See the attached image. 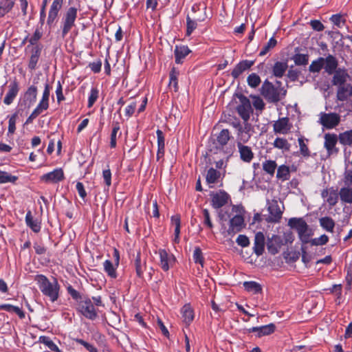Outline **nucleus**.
Instances as JSON below:
<instances>
[{
	"mask_svg": "<svg viewBox=\"0 0 352 352\" xmlns=\"http://www.w3.org/2000/svg\"><path fill=\"white\" fill-rule=\"evenodd\" d=\"M183 322L189 325L194 320V311L189 304H186L181 309Z\"/></svg>",
	"mask_w": 352,
	"mask_h": 352,
	"instance_id": "7c9ffc66",
	"label": "nucleus"
},
{
	"mask_svg": "<svg viewBox=\"0 0 352 352\" xmlns=\"http://www.w3.org/2000/svg\"><path fill=\"white\" fill-rule=\"evenodd\" d=\"M207 7L204 3H198L192 5L191 8V15L194 20L200 23L206 21L208 18L206 13Z\"/></svg>",
	"mask_w": 352,
	"mask_h": 352,
	"instance_id": "4468645a",
	"label": "nucleus"
},
{
	"mask_svg": "<svg viewBox=\"0 0 352 352\" xmlns=\"http://www.w3.org/2000/svg\"><path fill=\"white\" fill-rule=\"evenodd\" d=\"M64 0H53L48 12L47 25L51 28L57 21Z\"/></svg>",
	"mask_w": 352,
	"mask_h": 352,
	"instance_id": "9d476101",
	"label": "nucleus"
},
{
	"mask_svg": "<svg viewBox=\"0 0 352 352\" xmlns=\"http://www.w3.org/2000/svg\"><path fill=\"white\" fill-rule=\"evenodd\" d=\"M241 160L246 163H250L254 158V153L252 148L246 145L237 146Z\"/></svg>",
	"mask_w": 352,
	"mask_h": 352,
	"instance_id": "cd10ccee",
	"label": "nucleus"
},
{
	"mask_svg": "<svg viewBox=\"0 0 352 352\" xmlns=\"http://www.w3.org/2000/svg\"><path fill=\"white\" fill-rule=\"evenodd\" d=\"M276 330V326L273 323L263 325L260 327H253L248 329L249 333H256L258 338L265 336H269L273 333Z\"/></svg>",
	"mask_w": 352,
	"mask_h": 352,
	"instance_id": "f3484780",
	"label": "nucleus"
},
{
	"mask_svg": "<svg viewBox=\"0 0 352 352\" xmlns=\"http://www.w3.org/2000/svg\"><path fill=\"white\" fill-rule=\"evenodd\" d=\"M120 126L118 122H116L113 124V129L111 133V141H110V146L111 148H116L117 145L116 139L118 132L120 131Z\"/></svg>",
	"mask_w": 352,
	"mask_h": 352,
	"instance_id": "13d9d810",
	"label": "nucleus"
},
{
	"mask_svg": "<svg viewBox=\"0 0 352 352\" xmlns=\"http://www.w3.org/2000/svg\"><path fill=\"white\" fill-rule=\"evenodd\" d=\"M198 23H200V22L198 21L194 20L192 16H190L189 14H187L186 36H190L192 34V33L197 28Z\"/></svg>",
	"mask_w": 352,
	"mask_h": 352,
	"instance_id": "c03bdc74",
	"label": "nucleus"
},
{
	"mask_svg": "<svg viewBox=\"0 0 352 352\" xmlns=\"http://www.w3.org/2000/svg\"><path fill=\"white\" fill-rule=\"evenodd\" d=\"M340 122V116L337 113H321L320 123L327 129L336 128Z\"/></svg>",
	"mask_w": 352,
	"mask_h": 352,
	"instance_id": "6e6552de",
	"label": "nucleus"
},
{
	"mask_svg": "<svg viewBox=\"0 0 352 352\" xmlns=\"http://www.w3.org/2000/svg\"><path fill=\"white\" fill-rule=\"evenodd\" d=\"M104 271L111 278H116L118 276L116 269L118 266H116L110 260H105L103 263Z\"/></svg>",
	"mask_w": 352,
	"mask_h": 352,
	"instance_id": "e433bc0d",
	"label": "nucleus"
},
{
	"mask_svg": "<svg viewBox=\"0 0 352 352\" xmlns=\"http://www.w3.org/2000/svg\"><path fill=\"white\" fill-rule=\"evenodd\" d=\"M280 239L278 236L273 235L272 239L267 242V248L271 254H276L278 252L280 245L279 244Z\"/></svg>",
	"mask_w": 352,
	"mask_h": 352,
	"instance_id": "473e14b6",
	"label": "nucleus"
},
{
	"mask_svg": "<svg viewBox=\"0 0 352 352\" xmlns=\"http://www.w3.org/2000/svg\"><path fill=\"white\" fill-rule=\"evenodd\" d=\"M273 146L274 148L287 151L289 150L291 145L287 139L283 138H276L273 142Z\"/></svg>",
	"mask_w": 352,
	"mask_h": 352,
	"instance_id": "3c124183",
	"label": "nucleus"
},
{
	"mask_svg": "<svg viewBox=\"0 0 352 352\" xmlns=\"http://www.w3.org/2000/svg\"><path fill=\"white\" fill-rule=\"evenodd\" d=\"M158 254L160 256V266L163 271H168L175 264V256L165 249H159Z\"/></svg>",
	"mask_w": 352,
	"mask_h": 352,
	"instance_id": "1a4fd4ad",
	"label": "nucleus"
},
{
	"mask_svg": "<svg viewBox=\"0 0 352 352\" xmlns=\"http://www.w3.org/2000/svg\"><path fill=\"white\" fill-rule=\"evenodd\" d=\"M179 75V72L176 69L175 67H173L169 74V87L173 88L174 91L177 92L179 89L178 86V76Z\"/></svg>",
	"mask_w": 352,
	"mask_h": 352,
	"instance_id": "f704fd0d",
	"label": "nucleus"
},
{
	"mask_svg": "<svg viewBox=\"0 0 352 352\" xmlns=\"http://www.w3.org/2000/svg\"><path fill=\"white\" fill-rule=\"evenodd\" d=\"M296 65H307L309 62L308 54H296L292 57Z\"/></svg>",
	"mask_w": 352,
	"mask_h": 352,
	"instance_id": "4d7b16f0",
	"label": "nucleus"
},
{
	"mask_svg": "<svg viewBox=\"0 0 352 352\" xmlns=\"http://www.w3.org/2000/svg\"><path fill=\"white\" fill-rule=\"evenodd\" d=\"M324 58L320 57L311 62L309 70L311 73H318L324 67Z\"/></svg>",
	"mask_w": 352,
	"mask_h": 352,
	"instance_id": "49530a36",
	"label": "nucleus"
},
{
	"mask_svg": "<svg viewBox=\"0 0 352 352\" xmlns=\"http://www.w3.org/2000/svg\"><path fill=\"white\" fill-rule=\"evenodd\" d=\"M340 199L342 202L352 204V188L343 187L339 192Z\"/></svg>",
	"mask_w": 352,
	"mask_h": 352,
	"instance_id": "37998d69",
	"label": "nucleus"
},
{
	"mask_svg": "<svg viewBox=\"0 0 352 352\" xmlns=\"http://www.w3.org/2000/svg\"><path fill=\"white\" fill-rule=\"evenodd\" d=\"M26 225L32 229L34 232L38 233L41 230V223L37 219H34L32 217V212L28 210L25 215Z\"/></svg>",
	"mask_w": 352,
	"mask_h": 352,
	"instance_id": "2f4dec72",
	"label": "nucleus"
},
{
	"mask_svg": "<svg viewBox=\"0 0 352 352\" xmlns=\"http://www.w3.org/2000/svg\"><path fill=\"white\" fill-rule=\"evenodd\" d=\"M287 67L288 65L286 62L277 61L272 67V74L276 78H281L283 76Z\"/></svg>",
	"mask_w": 352,
	"mask_h": 352,
	"instance_id": "72a5a7b5",
	"label": "nucleus"
},
{
	"mask_svg": "<svg viewBox=\"0 0 352 352\" xmlns=\"http://www.w3.org/2000/svg\"><path fill=\"white\" fill-rule=\"evenodd\" d=\"M265 249V236L263 232H258L254 236V242L253 246L254 252L258 256L263 254Z\"/></svg>",
	"mask_w": 352,
	"mask_h": 352,
	"instance_id": "4be33fe9",
	"label": "nucleus"
},
{
	"mask_svg": "<svg viewBox=\"0 0 352 352\" xmlns=\"http://www.w3.org/2000/svg\"><path fill=\"white\" fill-rule=\"evenodd\" d=\"M42 51V46L36 45L33 46L31 49V56L30 58L28 68L30 70H34L36 67V65L38 62L41 54Z\"/></svg>",
	"mask_w": 352,
	"mask_h": 352,
	"instance_id": "b1692460",
	"label": "nucleus"
},
{
	"mask_svg": "<svg viewBox=\"0 0 352 352\" xmlns=\"http://www.w3.org/2000/svg\"><path fill=\"white\" fill-rule=\"evenodd\" d=\"M99 91L96 87H92L90 91V94L88 98L87 107H91L98 98Z\"/></svg>",
	"mask_w": 352,
	"mask_h": 352,
	"instance_id": "680f3d73",
	"label": "nucleus"
},
{
	"mask_svg": "<svg viewBox=\"0 0 352 352\" xmlns=\"http://www.w3.org/2000/svg\"><path fill=\"white\" fill-rule=\"evenodd\" d=\"M263 170L271 176L274 175L275 170L277 168V164L274 160H265L263 163Z\"/></svg>",
	"mask_w": 352,
	"mask_h": 352,
	"instance_id": "8fccbe9b",
	"label": "nucleus"
},
{
	"mask_svg": "<svg viewBox=\"0 0 352 352\" xmlns=\"http://www.w3.org/2000/svg\"><path fill=\"white\" fill-rule=\"evenodd\" d=\"M65 179L64 172L62 168H56L54 170L43 174L41 177V181L47 184H56Z\"/></svg>",
	"mask_w": 352,
	"mask_h": 352,
	"instance_id": "ddd939ff",
	"label": "nucleus"
},
{
	"mask_svg": "<svg viewBox=\"0 0 352 352\" xmlns=\"http://www.w3.org/2000/svg\"><path fill=\"white\" fill-rule=\"evenodd\" d=\"M254 60H243L236 65L231 72L234 79H237L244 72L250 69L254 64Z\"/></svg>",
	"mask_w": 352,
	"mask_h": 352,
	"instance_id": "2eb2a0df",
	"label": "nucleus"
},
{
	"mask_svg": "<svg viewBox=\"0 0 352 352\" xmlns=\"http://www.w3.org/2000/svg\"><path fill=\"white\" fill-rule=\"evenodd\" d=\"M38 342L45 344L50 350L54 352H63L58 346L50 339V337L41 336L38 338Z\"/></svg>",
	"mask_w": 352,
	"mask_h": 352,
	"instance_id": "ea45409f",
	"label": "nucleus"
},
{
	"mask_svg": "<svg viewBox=\"0 0 352 352\" xmlns=\"http://www.w3.org/2000/svg\"><path fill=\"white\" fill-rule=\"evenodd\" d=\"M34 280L42 294L49 298L52 302H54L58 299L60 286L56 278H54L53 282H50L46 276L37 274Z\"/></svg>",
	"mask_w": 352,
	"mask_h": 352,
	"instance_id": "f03ea898",
	"label": "nucleus"
},
{
	"mask_svg": "<svg viewBox=\"0 0 352 352\" xmlns=\"http://www.w3.org/2000/svg\"><path fill=\"white\" fill-rule=\"evenodd\" d=\"M133 265L135 270L136 276L139 278H143L144 272L146 268V259L142 260L140 252L137 253L133 262Z\"/></svg>",
	"mask_w": 352,
	"mask_h": 352,
	"instance_id": "412c9836",
	"label": "nucleus"
},
{
	"mask_svg": "<svg viewBox=\"0 0 352 352\" xmlns=\"http://www.w3.org/2000/svg\"><path fill=\"white\" fill-rule=\"evenodd\" d=\"M339 142L343 146H352V129L340 133Z\"/></svg>",
	"mask_w": 352,
	"mask_h": 352,
	"instance_id": "4c0bfd02",
	"label": "nucleus"
},
{
	"mask_svg": "<svg viewBox=\"0 0 352 352\" xmlns=\"http://www.w3.org/2000/svg\"><path fill=\"white\" fill-rule=\"evenodd\" d=\"M338 62L335 56L329 54L324 58V68L329 74H333L338 69Z\"/></svg>",
	"mask_w": 352,
	"mask_h": 352,
	"instance_id": "c85d7f7f",
	"label": "nucleus"
},
{
	"mask_svg": "<svg viewBox=\"0 0 352 352\" xmlns=\"http://www.w3.org/2000/svg\"><path fill=\"white\" fill-rule=\"evenodd\" d=\"M254 133V128L250 122H245L236 130V146L245 145L250 140Z\"/></svg>",
	"mask_w": 352,
	"mask_h": 352,
	"instance_id": "0eeeda50",
	"label": "nucleus"
},
{
	"mask_svg": "<svg viewBox=\"0 0 352 352\" xmlns=\"http://www.w3.org/2000/svg\"><path fill=\"white\" fill-rule=\"evenodd\" d=\"M77 311L86 318L94 320L98 317L97 309L95 308L91 299L88 296H83V299L77 304Z\"/></svg>",
	"mask_w": 352,
	"mask_h": 352,
	"instance_id": "39448f33",
	"label": "nucleus"
},
{
	"mask_svg": "<svg viewBox=\"0 0 352 352\" xmlns=\"http://www.w3.org/2000/svg\"><path fill=\"white\" fill-rule=\"evenodd\" d=\"M261 94L267 102L277 103L286 96L287 90L284 87H276L272 82L265 80L261 86Z\"/></svg>",
	"mask_w": 352,
	"mask_h": 352,
	"instance_id": "7ed1b4c3",
	"label": "nucleus"
},
{
	"mask_svg": "<svg viewBox=\"0 0 352 352\" xmlns=\"http://www.w3.org/2000/svg\"><path fill=\"white\" fill-rule=\"evenodd\" d=\"M239 100V104L236 107L239 116L243 120V122H249L251 114L253 113V109L251 106L250 100L243 94H237Z\"/></svg>",
	"mask_w": 352,
	"mask_h": 352,
	"instance_id": "423d86ee",
	"label": "nucleus"
},
{
	"mask_svg": "<svg viewBox=\"0 0 352 352\" xmlns=\"http://www.w3.org/2000/svg\"><path fill=\"white\" fill-rule=\"evenodd\" d=\"M324 147L328 155H337L339 153V148L336 147L338 141H339L338 135L336 133H327L324 134Z\"/></svg>",
	"mask_w": 352,
	"mask_h": 352,
	"instance_id": "9b49d317",
	"label": "nucleus"
},
{
	"mask_svg": "<svg viewBox=\"0 0 352 352\" xmlns=\"http://www.w3.org/2000/svg\"><path fill=\"white\" fill-rule=\"evenodd\" d=\"M277 44V41L274 37L270 38L268 42L263 46L259 53V56H265L270 50L273 49Z\"/></svg>",
	"mask_w": 352,
	"mask_h": 352,
	"instance_id": "bf43d9fd",
	"label": "nucleus"
},
{
	"mask_svg": "<svg viewBox=\"0 0 352 352\" xmlns=\"http://www.w3.org/2000/svg\"><path fill=\"white\" fill-rule=\"evenodd\" d=\"M225 122L230 126H232L233 128L236 129V130L239 129L242 124L241 123L240 120L236 117H232L229 116L225 120Z\"/></svg>",
	"mask_w": 352,
	"mask_h": 352,
	"instance_id": "69168bd1",
	"label": "nucleus"
},
{
	"mask_svg": "<svg viewBox=\"0 0 352 352\" xmlns=\"http://www.w3.org/2000/svg\"><path fill=\"white\" fill-rule=\"evenodd\" d=\"M210 196L211 197V205L214 209L224 206L230 199V195L224 190H219L216 192H212Z\"/></svg>",
	"mask_w": 352,
	"mask_h": 352,
	"instance_id": "f8f14e48",
	"label": "nucleus"
},
{
	"mask_svg": "<svg viewBox=\"0 0 352 352\" xmlns=\"http://www.w3.org/2000/svg\"><path fill=\"white\" fill-rule=\"evenodd\" d=\"M333 76L331 80V82L333 85H344L347 80V78H349V75L347 73L346 70L344 68H338L333 73Z\"/></svg>",
	"mask_w": 352,
	"mask_h": 352,
	"instance_id": "5701e85b",
	"label": "nucleus"
},
{
	"mask_svg": "<svg viewBox=\"0 0 352 352\" xmlns=\"http://www.w3.org/2000/svg\"><path fill=\"white\" fill-rule=\"evenodd\" d=\"M19 91V82L14 80L8 85V91L3 99V103L6 105L12 104Z\"/></svg>",
	"mask_w": 352,
	"mask_h": 352,
	"instance_id": "dca6fc26",
	"label": "nucleus"
},
{
	"mask_svg": "<svg viewBox=\"0 0 352 352\" xmlns=\"http://www.w3.org/2000/svg\"><path fill=\"white\" fill-rule=\"evenodd\" d=\"M290 128L289 120L287 117L279 118L273 124V130L275 133L287 134Z\"/></svg>",
	"mask_w": 352,
	"mask_h": 352,
	"instance_id": "aec40b11",
	"label": "nucleus"
},
{
	"mask_svg": "<svg viewBox=\"0 0 352 352\" xmlns=\"http://www.w3.org/2000/svg\"><path fill=\"white\" fill-rule=\"evenodd\" d=\"M345 85H338L337 93H336V98L338 100L344 102L346 101L348 98L349 94H347L349 91L348 87Z\"/></svg>",
	"mask_w": 352,
	"mask_h": 352,
	"instance_id": "603ef678",
	"label": "nucleus"
},
{
	"mask_svg": "<svg viewBox=\"0 0 352 352\" xmlns=\"http://www.w3.org/2000/svg\"><path fill=\"white\" fill-rule=\"evenodd\" d=\"M270 216L267 221L270 223H278L282 218L283 212L280 210L277 203L272 204L268 207Z\"/></svg>",
	"mask_w": 352,
	"mask_h": 352,
	"instance_id": "393cba45",
	"label": "nucleus"
},
{
	"mask_svg": "<svg viewBox=\"0 0 352 352\" xmlns=\"http://www.w3.org/2000/svg\"><path fill=\"white\" fill-rule=\"evenodd\" d=\"M78 9L75 7H69L64 13L61 20L62 36L64 38L75 26L77 19Z\"/></svg>",
	"mask_w": 352,
	"mask_h": 352,
	"instance_id": "20e7f679",
	"label": "nucleus"
},
{
	"mask_svg": "<svg viewBox=\"0 0 352 352\" xmlns=\"http://www.w3.org/2000/svg\"><path fill=\"white\" fill-rule=\"evenodd\" d=\"M243 287L245 290L254 294H258L262 291L261 285L255 281H245L243 283Z\"/></svg>",
	"mask_w": 352,
	"mask_h": 352,
	"instance_id": "de8ad7c7",
	"label": "nucleus"
},
{
	"mask_svg": "<svg viewBox=\"0 0 352 352\" xmlns=\"http://www.w3.org/2000/svg\"><path fill=\"white\" fill-rule=\"evenodd\" d=\"M67 293L71 296L73 300H74L77 304L79 301L83 299V296H81L79 292L76 290L72 285L67 287Z\"/></svg>",
	"mask_w": 352,
	"mask_h": 352,
	"instance_id": "e2e57ef3",
	"label": "nucleus"
},
{
	"mask_svg": "<svg viewBox=\"0 0 352 352\" xmlns=\"http://www.w3.org/2000/svg\"><path fill=\"white\" fill-rule=\"evenodd\" d=\"M338 194L336 190H334L333 188H330V192L327 199V203L331 206H335L338 202Z\"/></svg>",
	"mask_w": 352,
	"mask_h": 352,
	"instance_id": "0e129e2a",
	"label": "nucleus"
},
{
	"mask_svg": "<svg viewBox=\"0 0 352 352\" xmlns=\"http://www.w3.org/2000/svg\"><path fill=\"white\" fill-rule=\"evenodd\" d=\"M288 225L292 228L296 230L299 239L303 244L311 243L312 245H322L329 241V237L326 234H322L318 238L310 240L311 232L309 230L306 221L302 218H291L288 221Z\"/></svg>",
	"mask_w": 352,
	"mask_h": 352,
	"instance_id": "f257e3e1",
	"label": "nucleus"
},
{
	"mask_svg": "<svg viewBox=\"0 0 352 352\" xmlns=\"http://www.w3.org/2000/svg\"><path fill=\"white\" fill-rule=\"evenodd\" d=\"M38 82L34 80V84L30 85L24 93V101L28 102V107L33 105L36 101L38 88L36 84Z\"/></svg>",
	"mask_w": 352,
	"mask_h": 352,
	"instance_id": "a211bd4d",
	"label": "nucleus"
},
{
	"mask_svg": "<svg viewBox=\"0 0 352 352\" xmlns=\"http://www.w3.org/2000/svg\"><path fill=\"white\" fill-rule=\"evenodd\" d=\"M18 180V177L12 175L8 172L0 170V184L12 183Z\"/></svg>",
	"mask_w": 352,
	"mask_h": 352,
	"instance_id": "864d4df0",
	"label": "nucleus"
},
{
	"mask_svg": "<svg viewBox=\"0 0 352 352\" xmlns=\"http://www.w3.org/2000/svg\"><path fill=\"white\" fill-rule=\"evenodd\" d=\"M232 138L230 131L228 129H223L216 138V144L218 148H223L230 140Z\"/></svg>",
	"mask_w": 352,
	"mask_h": 352,
	"instance_id": "bb28decb",
	"label": "nucleus"
},
{
	"mask_svg": "<svg viewBox=\"0 0 352 352\" xmlns=\"http://www.w3.org/2000/svg\"><path fill=\"white\" fill-rule=\"evenodd\" d=\"M191 52L187 45H176L174 50L175 63L181 64L184 59Z\"/></svg>",
	"mask_w": 352,
	"mask_h": 352,
	"instance_id": "a878e982",
	"label": "nucleus"
},
{
	"mask_svg": "<svg viewBox=\"0 0 352 352\" xmlns=\"http://www.w3.org/2000/svg\"><path fill=\"white\" fill-rule=\"evenodd\" d=\"M0 309L10 313H15L21 319H23L25 317V312L21 308L10 304L1 305Z\"/></svg>",
	"mask_w": 352,
	"mask_h": 352,
	"instance_id": "c9c22d12",
	"label": "nucleus"
},
{
	"mask_svg": "<svg viewBox=\"0 0 352 352\" xmlns=\"http://www.w3.org/2000/svg\"><path fill=\"white\" fill-rule=\"evenodd\" d=\"M44 111L41 109L36 107L32 113L29 116V117L26 119L24 125L29 124L33 122V120L36 118L41 113H42Z\"/></svg>",
	"mask_w": 352,
	"mask_h": 352,
	"instance_id": "338daca9",
	"label": "nucleus"
},
{
	"mask_svg": "<svg viewBox=\"0 0 352 352\" xmlns=\"http://www.w3.org/2000/svg\"><path fill=\"white\" fill-rule=\"evenodd\" d=\"M221 177V173L214 168H210L206 173V180L208 184H213L217 182Z\"/></svg>",
	"mask_w": 352,
	"mask_h": 352,
	"instance_id": "58836bf2",
	"label": "nucleus"
},
{
	"mask_svg": "<svg viewBox=\"0 0 352 352\" xmlns=\"http://www.w3.org/2000/svg\"><path fill=\"white\" fill-rule=\"evenodd\" d=\"M276 177L281 179L283 182L288 180L290 177L289 166L280 165L277 169Z\"/></svg>",
	"mask_w": 352,
	"mask_h": 352,
	"instance_id": "a18cd8bd",
	"label": "nucleus"
},
{
	"mask_svg": "<svg viewBox=\"0 0 352 352\" xmlns=\"http://www.w3.org/2000/svg\"><path fill=\"white\" fill-rule=\"evenodd\" d=\"M298 142L300 147V153L304 157H309L310 156V151L307 145L304 142V138L300 137L298 139Z\"/></svg>",
	"mask_w": 352,
	"mask_h": 352,
	"instance_id": "052dcab7",
	"label": "nucleus"
},
{
	"mask_svg": "<svg viewBox=\"0 0 352 352\" xmlns=\"http://www.w3.org/2000/svg\"><path fill=\"white\" fill-rule=\"evenodd\" d=\"M330 20L338 28H341L346 22L345 19H343L342 15L339 14H333Z\"/></svg>",
	"mask_w": 352,
	"mask_h": 352,
	"instance_id": "774afa93",
	"label": "nucleus"
},
{
	"mask_svg": "<svg viewBox=\"0 0 352 352\" xmlns=\"http://www.w3.org/2000/svg\"><path fill=\"white\" fill-rule=\"evenodd\" d=\"M261 82L259 76L255 73L250 74L247 78L248 85L252 88L257 87Z\"/></svg>",
	"mask_w": 352,
	"mask_h": 352,
	"instance_id": "6e6d98bb",
	"label": "nucleus"
},
{
	"mask_svg": "<svg viewBox=\"0 0 352 352\" xmlns=\"http://www.w3.org/2000/svg\"><path fill=\"white\" fill-rule=\"evenodd\" d=\"M15 0H1L0 1V18L4 16L13 8Z\"/></svg>",
	"mask_w": 352,
	"mask_h": 352,
	"instance_id": "a19ab883",
	"label": "nucleus"
},
{
	"mask_svg": "<svg viewBox=\"0 0 352 352\" xmlns=\"http://www.w3.org/2000/svg\"><path fill=\"white\" fill-rule=\"evenodd\" d=\"M19 117V111H16L10 116H8V135H12L15 133L16 131V122Z\"/></svg>",
	"mask_w": 352,
	"mask_h": 352,
	"instance_id": "09e8293b",
	"label": "nucleus"
},
{
	"mask_svg": "<svg viewBox=\"0 0 352 352\" xmlns=\"http://www.w3.org/2000/svg\"><path fill=\"white\" fill-rule=\"evenodd\" d=\"M320 225L326 231L333 232L335 227V222L329 217H324L320 219Z\"/></svg>",
	"mask_w": 352,
	"mask_h": 352,
	"instance_id": "79ce46f5",
	"label": "nucleus"
},
{
	"mask_svg": "<svg viewBox=\"0 0 352 352\" xmlns=\"http://www.w3.org/2000/svg\"><path fill=\"white\" fill-rule=\"evenodd\" d=\"M51 89V86L48 83H45L42 98L36 106L43 111H45L49 108V98Z\"/></svg>",
	"mask_w": 352,
	"mask_h": 352,
	"instance_id": "c756f323",
	"label": "nucleus"
},
{
	"mask_svg": "<svg viewBox=\"0 0 352 352\" xmlns=\"http://www.w3.org/2000/svg\"><path fill=\"white\" fill-rule=\"evenodd\" d=\"M244 224V219L240 214L234 215L230 220V226L228 230V232L229 234H234L236 232H240Z\"/></svg>",
	"mask_w": 352,
	"mask_h": 352,
	"instance_id": "6ab92c4d",
	"label": "nucleus"
},
{
	"mask_svg": "<svg viewBox=\"0 0 352 352\" xmlns=\"http://www.w3.org/2000/svg\"><path fill=\"white\" fill-rule=\"evenodd\" d=\"M192 259L195 263L201 265L202 267H204V257L202 250L199 247L195 248L192 254Z\"/></svg>",
	"mask_w": 352,
	"mask_h": 352,
	"instance_id": "5fc2aeb1",
	"label": "nucleus"
}]
</instances>
